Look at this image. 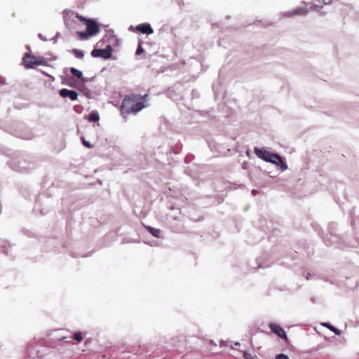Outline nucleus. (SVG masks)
I'll use <instances>...</instances> for the list:
<instances>
[{
    "label": "nucleus",
    "mask_w": 359,
    "mask_h": 359,
    "mask_svg": "<svg viewBox=\"0 0 359 359\" xmlns=\"http://www.w3.org/2000/svg\"><path fill=\"white\" fill-rule=\"evenodd\" d=\"M39 65L47 66V61L40 55H35L27 53L24 55V67L26 69H36Z\"/></svg>",
    "instance_id": "4"
},
{
    "label": "nucleus",
    "mask_w": 359,
    "mask_h": 359,
    "mask_svg": "<svg viewBox=\"0 0 359 359\" xmlns=\"http://www.w3.org/2000/svg\"><path fill=\"white\" fill-rule=\"evenodd\" d=\"M307 11L304 8H297L293 11V15H306Z\"/></svg>",
    "instance_id": "15"
},
{
    "label": "nucleus",
    "mask_w": 359,
    "mask_h": 359,
    "mask_svg": "<svg viewBox=\"0 0 359 359\" xmlns=\"http://www.w3.org/2000/svg\"><path fill=\"white\" fill-rule=\"evenodd\" d=\"M76 18H78L80 22L86 25V31L76 32L77 36L81 39H87L90 36L95 35L100 32V27L95 21L87 19L79 14H76Z\"/></svg>",
    "instance_id": "3"
},
{
    "label": "nucleus",
    "mask_w": 359,
    "mask_h": 359,
    "mask_svg": "<svg viewBox=\"0 0 359 359\" xmlns=\"http://www.w3.org/2000/svg\"><path fill=\"white\" fill-rule=\"evenodd\" d=\"M148 97L147 94L143 96L137 94L126 95L121 105V111L123 116H128L131 114H136L144 107V102Z\"/></svg>",
    "instance_id": "1"
},
{
    "label": "nucleus",
    "mask_w": 359,
    "mask_h": 359,
    "mask_svg": "<svg viewBox=\"0 0 359 359\" xmlns=\"http://www.w3.org/2000/svg\"><path fill=\"white\" fill-rule=\"evenodd\" d=\"M112 50L111 46L108 45L104 49H94L91 52V55L94 57L109 59L111 56Z\"/></svg>",
    "instance_id": "5"
},
{
    "label": "nucleus",
    "mask_w": 359,
    "mask_h": 359,
    "mask_svg": "<svg viewBox=\"0 0 359 359\" xmlns=\"http://www.w3.org/2000/svg\"><path fill=\"white\" fill-rule=\"evenodd\" d=\"M323 326L329 328L331 331L334 332L336 334H340V331L337 329L336 327H333L332 325L328 324V323H324L323 324Z\"/></svg>",
    "instance_id": "14"
},
{
    "label": "nucleus",
    "mask_w": 359,
    "mask_h": 359,
    "mask_svg": "<svg viewBox=\"0 0 359 359\" xmlns=\"http://www.w3.org/2000/svg\"><path fill=\"white\" fill-rule=\"evenodd\" d=\"M243 357L245 358V359H254L253 356L252 355L251 353L247 352V351H245L243 353Z\"/></svg>",
    "instance_id": "18"
},
{
    "label": "nucleus",
    "mask_w": 359,
    "mask_h": 359,
    "mask_svg": "<svg viewBox=\"0 0 359 359\" xmlns=\"http://www.w3.org/2000/svg\"><path fill=\"white\" fill-rule=\"evenodd\" d=\"M254 151L259 158L279 165L283 170L287 168V165L283 162L282 158L278 154L269 152L264 149H259L257 147L255 148Z\"/></svg>",
    "instance_id": "2"
},
{
    "label": "nucleus",
    "mask_w": 359,
    "mask_h": 359,
    "mask_svg": "<svg viewBox=\"0 0 359 359\" xmlns=\"http://www.w3.org/2000/svg\"><path fill=\"white\" fill-rule=\"evenodd\" d=\"M100 119V116L98 114L97 112H92L91 114H90L89 115V117H88V120L90 121H93V122H95V121H99Z\"/></svg>",
    "instance_id": "11"
},
{
    "label": "nucleus",
    "mask_w": 359,
    "mask_h": 359,
    "mask_svg": "<svg viewBox=\"0 0 359 359\" xmlns=\"http://www.w3.org/2000/svg\"><path fill=\"white\" fill-rule=\"evenodd\" d=\"M319 3H323L325 5L330 4L332 0H317Z\"/></svg>",
    "instance_id": "20"
},
{
    "label": "nucleus",
    "mask_w": 359,
    "mask_h": 359,
    "mask_svg": "<svg viewBox=\"0 0 359 359\" xmlns=\"http://www.w3.org/2000/svg\"><path fill=\"white\" fill-rule=\"evenodd\" d=\"M83 144L89 149H91L93 147V145L91 144L89 142L86 141L83 137L81 138Z\"/></svg>",
    "instance_id": "16"
},
{
    "label": "nucleus",
    "mask_w": 359,
    "mask_h": 359,
    "mask_svg": "<svg viewBox=\"0 0 359 359\" xmlns=\"http://www.w3.org/2000/svg\"><path fill=\"white\" fill-rule=\"evenodd\" d=\"M269 327L272 332L276 334L278 337L283 338L285 342H287L288 338L284 331V330L278 325L276 323H271Z\"/></svg>",
    "instance_id": "6"
},
{
    "label": "nucleus",
    "mask_w": 359,
    "mask_h": 359,
    "mask_svg": "<svg viewBox=\"0 0 359 359\" xmlns=\"http://www.w3.org/2000/svg\"><path fill=\"white\" fill-rule=\"evenodd\" d=\"M135 29L138 32H140L142 34H151L154 33V29L151 27V25L148 23H142L140 25H138Z\"/></svg>",
    "instance_id": "8"
},
{
    "label": "nucleus",
    "mask_w": 359,
    "mask_h": 359,
    "mask_svg": "<svg viewBox=\"0 0 359 359\" xmlns=\"http://www.w3.org/2000/svg\"><path fill=\"white\" fill-rule=\"evenodd\" d=\"M59 94L61 97L65 98L69 97L71 100L74 101L78 98V93L75 90H69L67 88H62L59 91Z\"/></svg>",
    "instance_id": "7"
},
{
    "label": "nucleus",
    "mask_w": 359,
    "mask_h": 359,
    "mask_svg": "<svg viewBox=\"0 0 359 359\" xmlns=\"http://www.w3.org/2000/svg\"><path fill=\"white\" fill-rule=\"evenodd\" d=\"M143 52H144V49H143V48L142 46V42H140L139 45H138V48H137V49L136 50L135 54L137 55H139L142 54Z\"/></svg>",
    "instance_id": "17"
},
{
    "label": "nucleus",
    "mask_w": 359,
    "mask_h": 359,
    "mask_svg": "<svg viewBox=\"0 0 359 359\" xmlns=\"http://www.w3.org/2000/svg\"><path fill=\"white\" fill-rule=\"evenodd\" d=\"M276 359H289V358L283 353H280L276 355Z\"/></svg>",
    "instance_id": "19"
},
{
    "label": "nucleus",
    "mask_w": 359,
    "mask_h": 359,
    "mask_svg": "<svg viewBox=\"0 0 359 359\" xmlns=\"http://www.w3.org/2000/svg\"><path fill=\"white\" fill-rule=\"evenodd\" d=\"M74 337V340L76 341L77 343H80L83 340V334H82V333L81 332H75L74 334V337Z\"/></svg>",
    "instance_id": "13"
},
{
    "label": "nucleus",
    "mask_w": 359,
    "mask_h": 359,
    "mask_svg": "<svg viewBox=\"0 0 359 359\" xmlns=\"http://www.w3.org/2000/svg\"><path fill=\"white\" fill-rule=\"evenodd\" d=\"M145 228L151 234H152L153 236L160 238L161 230L159 229H156L149 226H147Z\"/></svg>",
    "instance_id": "9"
},
{
    "label": "nucleus",
    "mask_w": 359,
    "mask_h": 359,
    "mask_svg": "<svg viewBox=\"0 0 359 359\" xmlns=\"http://www.w3.org/2000/svg\"><path fill=\"white\" fill-rule=\"evenodd\" d=\"M72 53L75 55V57L80 59H82L84 56L83 52L76 48L72 49Z\"/></svg>",
    "instance_id": "12"
},
{
    "label": "nucleus",
    "mask_w": 359,
    "mask_h": 359,
    "mask_svg": "<svg viewBox=\"0 0 359 359\" xmlns=\"http://www.w3.org/2000/svg\"><path fill=\"white\" fill-rule=\"evenodd\" d=\"M70 72L76 78L81 79L83 76V73L80 70H78L77 69L74 67H71L69 69Z\"/></svg>",
    "instance_id": "10"
}]
</instances>
